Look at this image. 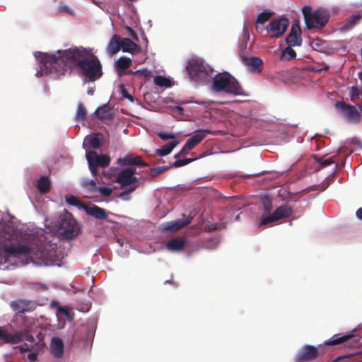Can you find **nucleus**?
<instances>
[{
    "mask_svg": "<svg viewBox=\"0 0 362 362\" xmlns=\"http://www.w3.org/2000/svg\"><path fill=\"white\" fill-rule=\"evenodd\" d=\"M37 188L42 194L47 193L50 189V181L46 176H42L37 180Z\"/></svg>",
    "mask_w": 362,
    "mask_h": 362,
    "instance_id": "c85d7f7f",
    "label": "nucleus"
},
{
    "mask_svg": "<svg viewBox=\"0 0 362 362\" xmlns=\"http://www.w3.org/2000/svg\"><path fill=\"white\" fill-rule=\"evenodd\" d=\"M243 60L249 70L255 74H259L263 69V60L258 57H244Z\"/></svg>",
    "mask_w": 362,
    "mask_h": 362,
    "instance_id": "6ab92c4d",
    "label": "nucleus"
},
{
    "mask_svg": "<svg viewBox=\"0 0 362 362\" xmlns=\"http://www.w3.org/2000/svg\"><path fill=\"white\" fill-rule=\"evenodd\" d=\"M86 117V110L82 103H79L77 106V111L75 119L76 121H84Z\"/></svg>",
    "mask_w": 362,
    "mask_h": 362,
    "instance_id": "c9c22d12",
    "label": "nucleus"
},
{
    "mask_svg": "<svg viewBox=\"0 0 362 362\" xmlns=\"http://www.w3.org/2000/svg\"><path fill=\"white\" fill-rule=\"evenodd\" d=\"M51 352L56 358H61L64 354V344L62 340L57 337H54L52 339L51 341Z\"/></svg>",
    "mask_w": 362,
    "mask_h": 362,
    "instance_id": "393cba45",
    "label": "nucleus"
},
{
    "mask_svg": "<svg viewBox=\"0 0 362 362\" xmlns=\"http://www.w3.org/2000/svg\"><path fill=\"white\" fill-rule=\"evenodd\" d=\"M21 337L20 333H17V332L9 333L4 327H0V343L18 344L21 342Z\"/></svg>",
    "mask_w": 362,
    "mask_h": 362,
    "instance_id": "a211bd4d",
    "label": "nucleus"
},
{
    "mask_svg": "<svg viewBox=\"0 0 362 362\" xmlns=\"http://www.w3.org/2000/svg\"><path fill=\"white\" fill-rule=\"evenodd\" d=\"M117 164L119 165H136L140 167L148 166V164L142 160L141 157L139 156H135L134 154H129L119 158L117 160Z\"/></svg>",
    "mask_w": 362,
    "mask_h": 362,
    "instance_id": "f3484780",
    "label": "nucleus"
},
{
    "mask_svg": "<svg viewBox=\"0 0 362 362\" xmlns=\"http://www.w3.org/2000/svg\"><path fill=\"white\" fill-rule=\"evenodd\" d=\"M335 106L340 110L343 117L349 121L359 122L361 120V114L355 106L344 102H337Z\"/></svg>",
    "mask_w": 362,
    "mask_h": 362,
    "instance_id": "f8f14e48",
    "label": "nucleus"
},
{
    "mask_svg": "<svg viewBox=\"0 0 362 362\" xmlns=\"http://www.w3.org/2000/svg\"><path fill=\"white\" fill-rule=\"evenodd\" d=\"M316 160H317V162L320 164L321 168L327 167V166L329 165L330 164H332L335 162L332 158H326V159L320 158H317Z\"/></svg>",
    "mask_w": 362,
    "mask_h": 362,
    "instance_id": "37998d69",
    "label": "nucleus"
},
{
    "mask_svg": "<svg viewBox=\"0 0 362 362\" xmlns=\"http://www.w3.org/2000/svg\"><path fill=\"white\" fill-rule=\"evenodd\" d=\"M263 204L265 212L269 213L272 206V201L269 199H264L263 201Z\"/></svg>",
    "mask_w": 362,
    "mask_h": 362,
    "instance_id": "09e8293b",
    "label": "nucleus"
},
{
    "mask_svg": "<svg viewBox=\"0 0 362 362\" xmlns=\"http://www.w3.org/2000/svg\"><path fill=\"white\" fill-rule=\"evenodd\" d=\"M57 312L64 315H69V310L66 307L59 306L57 308Z\"/></svg>",
    "mask_w": 362,
    "mask_h": 362,
    "instance_id": "603ef678",
    "label": "nucleus"
},
{
    "mask_svg": "<svg viewBox=\"0 0 362 362\" xmlns=\"http://www.w3.org/2000/svg\"><path fill=\"white\" fill-rule=\"evenodd\" d=\"M121 49L124 52H132L139 49V46L129 38L121 39Z\"/></svg>",
    "mask_w": 362,
    "mask_h": 362,
    "instance_id": "c756f323",
    "label": "nucleus"
},
{
    "mask_svg": "<svg viewBox=\"0 0 362 362\" xmlns=\"http://www.w3.org/2000/svg\"><path fill=\"white\" fill-rule=\"evenodd\" d=\"M349 94L353 103H356L359 99L360 95H361L360 90L354 86L351 88Z\"/></svg>",
    "mask_w": 362,
    "mask_h": 362,
    "instance_id": "ea45409f",
    "label": "nucleus"
},
{
    "mask_svg": "<svg viewBox=\"0 0 362 362\" xmlns=\"http://www.w3.org/2000/svg\"><path fill=\"white\" fill-rule=\"evenodd\" d=\"M96 192H100L103 197H110L112 192V189L110 187H98Z\"/></svg>",
    "mask_w": 362,
    "mask_h": 362,
    "instance_id": "c03bdc74",
    "label": "nucleus"
},
{
    "mask_svg": "<svg viewBox=\"0 0 362 362\" xmlns=\"http://www.w3.org/2000/svg\"><path fill=\"white\" fill-rule=\"evenodd\" d=\"M86 158L92 175L96 177L98 167L105 168L110 165V158L107 155H98L95 151H90L86 153Z\"/></svg>",
    "mask_w": 362,
    "mask_h": 362,
    "instance_id": "1a4fd4ad",
    "label": "nucleus"
},
{
    "mask_svg": "<svg viewBox=\"0 0 362 362\" xmlns=\"http://www.w3.org/2000/svg\"><path fill=\"white\" fill-rule=\"evenodd\" d=\"M132 64V61L130 58L126 57H121L115 62V69L117 74L122 76L125 74V71L129 68Z\"/></svg>",
    "mask_w": 362,
    "mask_h": 362,
    "instance_id": "b1692460",
    "label": "nucleus"
},
{
    "mask_svg": "<svg viewBox=\"0 0 362 362\" xmlns=\"http://www.w3.org/2000/svg\"><path fill=\"white\" fill-rule=\"evenodd\" d=\"M143 72V71H141V70H137L136 71H133L132 70H128V71H125V74H128V75H130V74H141Z\"/></svg>",
    "mask_w": 362,
    "mask_h": 362,
    "instance_id": "6e6d98bb",
    "label": "nucleus"
},
{
    "mask_svg": "<svg viewBox=\"0 0 362 362\" xmlns=\"http://www.w3.org/2000/svg\"><path fill=\"white\" fill-rule=\"evenodd\" d=\"M356 216L358 219H361L362 220V208H360L358 209L357 211H356Z\"/></svg>",
    "mask_w": 362,
    "mask_h": 362,
    "instance_id": "bf43d9fd",
    "label": "nucleus"
},
{
    "mask_svg": "<svg viewBox=\"0 0 362 362\" xmlns=\"http://www.w3.org/2000/svg\"><path fill=\"white\" fill-rule=\"evenodd\" d=\"M62 10V11H67V9H66V8H63Z\"/></svg>",
    "mask_w": 362,
    "mask_h": 362,
    "instance_id": "052dcab7",
    "label": "nucleus"
},
{
    "mask_svg": "<svg viewBox=\"0 0 362 362\" xmlns=\"http://www.w3.org/2000/svg\"><path fill=\"white\" fill-rule=\"evenodd\" d=\"M296 57V51L292 49V47L288 46L281 52L280 59L281 60L286 59L288 61H291V60L295 59Z\"/></svg>",
    "mask_w": 362,
    "mask_h": 362,
    "instance_id": "473e14b6",
    "label": "nucleus"
},
{
    "mask_svg": "<svg viewBox=\"0 0 362 362\" xmlns=\"http://www.w3.org/2000/svg\"><path fill=\"white\" fill-rule=\"evenodd\" d=\"M168 249L171 251H180L185 246V240L182 237L171 239L167 243Z\"/></svg>",
    "mask_w": 362,
    "mask_h": 362,
    "instance_id": "a878e982",
    "label": "nucleus"
},
{
    "mask_svg": "<svg viewBox=\"0 0 362 362\" xmlns=\"http://www.w3.org/2000/svg\"><path fill=\"white\" fill-rule=\"evenodd\" d=\"M209 133L207 130L199 129L194 133V134L187 140L186 147L188 149L194 148L198 144H199Z\"/></svg>",
    "mask_w": 362,
    "mask_h": 362,
    "instance_id": "412c9836",
    "label": "nucleus"
},
{
    "mask_svg": "<svg viewBox=\"0 0 362 362\" xmlns=\"http://www.w3.org/2000/svg\"><path fill=\"white\" fill-rule=\"evenodd\" d=\"M153 81L156 85L160 87H170L171 86L170 80L162 76H156Z\"/></svg>",
    "mask_w": 362,
    "mask_h": 362,
    "instance_id": "4c0bfd02",
    "label": "nucleus"
},
{
    "mask_svg": "<svg viewBox=\"0 0 362 362\" xmlns=\"http://www.w3.org/2000/svg\"><path fill=\"white\" fill-rule=\"evenodd\" d=\"M194 160H195V158H185V159L177 160L172 163L171 166H173L174 168L182 167V166H184L185 165H187V164L192 163ZM169 166L170 167V165H169Z\"/></svg>",
    "mask_w": 362,
    "mask_h": 362,
    "instance_id": "79ce46f5",
    "label": "nucleus"
},
{
    "mask_svg": "<svg viewBox=\"0 0 362 362\" xmlns=\"http://www.w3.org/2000/svg\"><path fill=\"white\" fill-rule=\"evenodd\" d=\"M354 341L353 335L351 334H346L343 336H339V334H334L325 341V344L329 346H335L344 344L345 346H349L352 345V342Z\"/></svg>",
    "mask_w": 362,
    "mask_h": 362,
    "instance_id": "aec40b11",
    "label": "nucleus"
},
{
    "mask_svg": "<svg viewBox=\"0 0 362 362\" xmlns=\"http://www.w3.org/2000/svg\"><path fill=\"white\" fill-rule=\"evenodd\" d=\"M90 55L86 57L83 62H81L79 69L81 73L89 81H95L103 75L102 65L98 58H90Z\"/></svg>",
    "mask_w": 362,
    "mask_h": 362,
    "instance_id": "423d86ee",
    "label": "nucleus"
},
{
    "mask_svg": "<svg viewBox=\"0 0 362 362\" xmlns=\"http://www.w3.org/2000/svg\"><path fill=\"white\" fill-rule=\"evenodd\" d=\"M90 53L84 48H70L65 50H58L56 54L45 53L40 60V70L45 74L54 73L58 76L64 75L71 71L73 67L78 66L81 62Z\"/></svg>",
    "mask_w": 362,
    "mask_h": 362,
    "instance_id": "f257e3e1",
    "label": "nucleus"
},
{
    "mask_svg": "<svg viewBox=\"0 0 362 362\" xmlns=\"http://www.w3.org/2000/svg\"><path fill=\"white\" fill-rule=\"evenodd\" d=\"M212 89L215 92L224 91L233 95L244 94L238 81L226 72L218 74L213 78Z\"/></svg>",
    "mask_w": 362,
    "mask_h": 362,
    "instance_id": "7ed1b4c3",
    "label": "nucleus"
},
{
    "mask_svg": "<svg viewBox=\"0 0 362 362\" xmlns=\"http://www.w3.org/2000/svg\"><path fill=\"white\" fill-rule=\"evenodd\" d=\"M16 348L20 350V352L21 354H24L27 351H31L33 349V346H29L27 344H25L23 345L18 346Z\"/></svg>",
    "mask_w": 362,
    "mask_h": 362,
    "instance_id": "8fccbe9b",
    "label": "nucleus"
},
{
    "mask_svg": "<svg viewBox=\"0 0 362 362\" xmlns=\"http://www.w3.org/2000/svg\"><path fill=\"white\" fill-rule=\"evenodd\" d=\"M131 192H129V188H128L127 191H124V192H122V193H120L119 197L121 199H122L123 200H129V199H130V193Z\"/></svg>",
    "mask_w": 362,
    "mask_h": 362,
    "instance_id": "3c124183",
    "label": "nucleus"
},
{
    "mask_svg": "<svg viewBox=\"0 0 362 362\" xmlns=\"http://www.w3.org/2000/svg\"><path fill=\"white\" fill-rule=\"evenodd\" d=\"M178 141L173 140L167 144L163 146L161 148L156 150V153L159 156H167L170 153L173 149L177 146Z\"/></svg>",
    "mask_w": 362,
    "mask_h": 362,
    "instance_id": "cd10ccee",
    "label": "nucleus"
},
{
    "mask_svg": "<svg viewBox=\"0 0 362 362\" xmlns=\"http://www.w3.org/2000/svg\"><path fill=\"white\" fill-rule=\"evenodd\" d=\"M128 30H129L132 37L135 40H138V37H137L136 33L134 31V30L132 29L131 28H128Z\"/></svg>",
    "mask_w": 362,
    "mask_h": 362,
    "instance_id": "13d9d810",
    "label": "nucleus"
},
{
    "mask_svg": "<svg viewBox=\"0 0 362 362\" xmlns=\"http://www.w3.org/2000/svg\"><path fill=\"white\" fill-rule=\"evenodd\" d=\"M16 228L11 223H4L0 229V263H6L10 257L19 255H37L35 249L30 244H13L16 239Z\"/></svg>",
    "mask_w": 362,
    "mask_h": 362,
    "instance_id": "f03ea898",
    "label": "nucleus"
},
{
    "mask_svg": "<svg viewBox=\"0 0 362 362\" xmlns=\"http://www.w3.org/2000/svg\"><path fill=\"white\" fill-rule=\"evenodd\" d=\"M191 149H188L187 147H186V144L184 145V146L182 147V148L175 156V158H179L180 156H185L187 154L189 153V151Z\"/></svg>",
    "mask_w": 362,
    "mask_h": 362,
    "instance_id": "de8ad7c7",
    "label": "nucleus"
},
{
    "mask_svg": "<svg viewBox=\"0 0 362 362\" xmlns=\"http://www.w3.org/2000/svg\"><path fill=\"white\" fill-rule=\"evenodd\" d=\"M136 169L132 167L122 170L116 177V182L121 185V189L129 187V192H134L139 186V180L134 176Z\"/></svg>",
    "mask_w": 362,
    "mask_h": 362,
    "instance_id": "6e6552de",
    "label": "nucleus"
},
{
    "mask_svg": "<svg viewBox=\"0 0 362 362\" xmlns=\"http://www.w3.org/2000/svg\"><path fill=\"white\" fill-rule=\"evenodd\" d=\"M191 218H187L185 220L177 219L174 221L165 223L162 224L161 230L163 232H175L189 225L191 223Z\"/></svg>",
    "mask_w": 362,
    "mask_h": 362,
    "instance_id": "dca6fc26",
    "label": "nucleus"
},
{
    "mask_svg": "<svg viewBox=\"0 0 362 362\" xmlns=\"http://www.w3.org/2000/svg\"><path fill=\"white\" fill-rule=\"evenodd\" d=\"M94 115L100 120L111 119L112 116L110 107L106 105L98 107L94 112Z\"/></svg>",
    "mask_w": 362,
    "mask_h": 362,
    "instance_id": "bb28decb",
    "label": "nucleus"
},
{
    "mask_svg": "<svg viewBox=\"0 0 362 362\" xmlns=\"http://www.w3.org/2000/svg\"><path fill=\"white\" fill-rule=\"evenodd\" d=\"M66 202L71 205L78 206L79 208L84 209L86 208V204L81 202L78 197L74 195H67L65 197Z\"/></svg>",
    "mask_w": 362,
    "mask_h": 362,
    "instance_id": "72a5a7b5",
    "label": "nucleus"
},
{
    "mask_svg": "<svg viewBox=\"0 0 362 362\" xmlns=\"http://www.w3.org/2000/svg\"><path fill=\"white\" fill-rule=\"evenodd\" d=\"M103 135L101 134H95L90 136L85 139V141L88 143L93 148H99L102 145Z\"/></svg>",
    "mask_w": 362,
    "mask_h": 362,
    "instance_id": "7c9ffc66",
    "label": "nucleus"
},
{
    "mask_svg": "<svg viewBox=\"0 0 362 362\" xmlns=\"http://www.w3.org/2000/svg\"><path fill=\"white\" fill-rule=\"evenodd\" d=\"M271 16H272L271 12L263 11V12L260 13L257 16V23H260V24L264 23L265 22L269 21Z\"/></svg>",
    "mask_w": 362,
    "mask_h": 362,
    "instance_id": "a19ab883",
    "label": "nucleus"
},
{
    "mask_svg": "<svg viewBox=\"0 0 362 362\" xmlns=\"http://www.w3.org/2000/svg\"><path fill=\"white\" fill-rule=\"evenodd\" d=\"M189 77L195 82H202L211 77L213 69L206 65L200 59H192L189 61L186 67Z\"/></svg>",
    "mask_w": 362,
    "mask_h": 362,
    "instance_id": "39448f33",
    "label": "nucleus"
},
{
    "mask_svg": "<svg viewBox=\"0 0 362 362\" xmlns=\"http://www.w3.org/2000/svg\"><path fill=\"white\" fill-rule=\"evenodd\" d=\"M170 168V166H158L156 168H151L149 170L151 177H155Z\"/></svg>",
    "mask_w": 362,
    "mask_h": 362,
    "instance_id": "58836bf2",
    "label": "nucleus"
},
{
    "mask_svg": "<svg viewBox=\"0 0 362 362\" xmlns=\"http://www.w3.org/2000/svg\"><path fill=\"white\" fill-rule=\"evenodd\" d=\"M59 229L61 236L66 240H71L79 233V227L77 221L69 213L59 217Z\"/></svg>",
    "mask_w": 362,
    "mask_h": 362,
    "instance_id": "0eeeda50",
    "label": "nucleus"
},
{
    "mask_svg": "<svg viewBox=\"0 0 362 362\" xmlns=\"http://www.w3.org/2000/svg\"><path fill=\"white\" fill-rule=\"evenodd\" d=\"M292 213L293 209L290 206L287 204L281 205L272 215L262 216L260 221V226H264L283 218L289 217Z\"/></svg>",
    "mask_w": 362,
    "mask_h": 362,
    "instance_id": "9b49d317",
    "label": "nucleus"
},
{
    "mask_svg": "<svg viewBox=\"0 0 362 362\" xmlns=\"http://www.w3.org/2000/svg\"><path fill=\"white\" fill-rule=\"evenodd\" d=\"M17 333H20L21 335V341L25 339L26 341L34 343L35 339L33 335L31 334L30 330L28 327L24 328L22 331H17Z\"/></svg>",
    "mask_w": 362,
    "mask_h": 362,
    "instance_id": "f704fd0d",
    "label": "nucleus"
},
{
    "mask_svg": "<svg viewBox=\"0 0 362 362\" xmlns=\"http://www.w3.org/2000/svg\"><path fill=\"white\" fill-rule=\"evenodd\" d=\"M158 136L162 139V140H168L172 139L175 137V134L172 133H167V132H160L158 134Z\"/></svg>",
    "mask_w": 362,
    "mask_h": 362,
    "instance_id": "49530a36",
    "label": "nucleus"
},
{
    "mask_svg": "<svg viewBox=\"0 0 362 362\" xmlns=\"http://www.w3.org/2000/svg\"><path fill=\"white\" fill-rule=\"evenodd\" d=\"M11 306L13 310L17 313L30 312L36 308V304L34 302L25 299L12 301Z\"/></svg>",
    "mask_w": 362,
    "mask_h": 362,
    "instance_id": "2eb2a0df",
    "label": "nucleus"
},
{
    "mask_svg": "<svg viewBox=\"0 0 362 362\" xmlns=\"http://www.w3.org/2000/svg\"><path fill=\"white\" fill-rule=\"evenodd\" d=\"M351 143L354 145H356L360 149L362 148V143L359 139L356 138V137L353 138Z\"/></svg>",
    "mask_w": 362,
    "mask_h": 362,
    "instance_id": "5fc2aeb1",
    "label": "nucleus"
},
{
    "mask_svg": "<svg viewBox=\"0 0 362 362\" xmlns=\"http://www.w3.org/2000/svg\"><path fill=\"white\" fill-rule=\"evenodd\" d=\"M362 18V15L360 13H355L346 18L344 22V27L346 29H350Z\"/></svg>",
    "mask_w": 362,
    "mask_h": 362,
    "instance_id": "2f4dec72",
    "label": "nucleus"
},
{
    "mask_svg": "<svg viewBox=\"0 0 362 362\" xmlns=\"http://www.w3.org/2000/svg\"><path fill=\"white\" fill-rule=\"evenodd\" d=\"M121 49V37L115 34L109 41L107 46V52L109 56L112 57Z\"/></svg>",
    "mask_w": 362,
    "mask_h": 362,
    "instance_id": "5701e85b",
    "label": "nucleus"
},
{
    "mask_svg": "<svg viewBox=\"0 0 362 362\" xmlns=\"http://www.w3.org/2000/svg\"><path fill=\"white\" fill-rule=\"evenodd\" d=\"M288 46H300L302 44L301 29L298 23H293L291 26L290 33L286 38Z\"/></svg>",
    "mask_w": 362,
    "mask_h": 362,
    "instance_id": "4468645a",
    "label": "nucleus"
},
{
    "mask_svg": "<svg viewBox=\"0 0 362 362\" xmlns=\"http://www.w3.org/2000/svg\"><path fill=\"white\" fill-rule=\"evenodd\" d=\"M288 18L281 16L272 20L267 27L269 35L272 38H279L281 37L289 25Z\"/></svg>",
    "mask_w": 362,
    "mask_h": 362,
    "instance_id": "9d476101",
    "label": "nucleus"
},
{
    "mask_svg": "<svg viewBox=\"0 0 362 362\" xmlns=\"http://www.w3.org/2000/svg\"><path fill=\"white\" fill-rule=\"evenodd\" d=\"M82 185L90 192H96V189L98 188L95 180L87 178L83 180Z\"/></svg>",
    "mask_w": 362,
    "mask_h": 362,
    "instance_id": "e433bc0d",
    "label": "nucleus"
},
{
    "mask_svg": "<svg viewBox=\"0 0 362 362\" xmlns=\"http://www.w3.org/2000/svg\"><path fill=\"white\" fill-rule=\"evenodd\" d=\"M88 93H89V94H90V93L92 94V93H93V91H92V90H89V91H88Z\"/></svg>",
    "mask_w": 362,
    "mask_h": 362,
    "instance_id": "680f3d73",
    "label": "nucleus"
},
{
    "mask_svg": "<svg viewBox=\"0 0 362 362\" xmlns=\"http://www.w3.org/2000/svg\"><path fill=\"white\" fill-rule=\"evenodd\" d=\"M37 353H30L28 355V359L30 362H35L37 360Z\"/></svg>",
    "mask_w": 362,
    "mask_h": 362,
    "instance_id": "864d4df0",
    "label": "nucleus"
},
{
    "mask_svg": "<svg viewBox=\"0 0 362 362\" xmlns=\"http://www.w3.org/2000/svg\"><path fill=\"white\" fill-rule=\"evenodd\" d=\"M319 356L318 349L312 345L304 346L295 358V362H309Z\"/></svg>",
    "mask_w": 362,
    "mask_h": 362,
    "instance_id": "ddd939ff",
    "label": "nucleus"
},
{
    "mask_svg": "<svg viewBox=\"0 0 362 362\" xmlns=\"http://www.w3.org/2000/svg\"><path fill=\"white\" fill-rule=\"evenodd\" d=\"M174 110H175V112H177L180 115H183L184 109L182 107H180V106H175L174 107Z\"/></svg>",
    "mask_w": 362,
    "mask_h": 362,
    "instance_id": "4d7b16f0",
    "label": "nucleus"
},
{
    "mask_svg": "<svg viewBox=\"0 0 362 362\" xmlns=\"http://www.w3.org/2000/svg\"><path fill=\"white\" fill-rule=\"evenodd\" d=\"M85 211L88 215L99 220H106L108 217L107 214L104 209L95 204L86 206Z\"/></svg>",
    "mask_w": 362,
    "mask_h": 362,
    "instance_id": "4be33fe9",
    "label": "nucleus"
},
{
    "mask_svg": "<svg viewBox=\"0 0 362 362\" xmlns=\"http://www.w3.org/2000/svg\"><path fill=\"white\" fill-rule=\"evenodd\" d=\"M121 93L124 98L128 99L129 101H134L133 96L130 93H129L127 88L124 85L121 86Z\"/></svg>",
    "mask_w": 362,
    "mask_h": 362,
    "instance_id": "a18cd8bd",
    "label": "nucleus"
},
{
    "mask_svg": "<svg viewBox=\"0 0 362 362\" xmlns=\"http://www.w3.org/2000/svg\"><path fill=\"white\" fill-rule=\"evenodd\" d=\"M305 23L308 29H322L325 28L329 21V12L323 8H318L312 11L310 6H305L302 8Z\"/></svg>",
    "mask_w": 362,
    "mask_h": 362,
    "instance_id": "20e7f679",
    "label": "nucleus"
}]
</instances>
